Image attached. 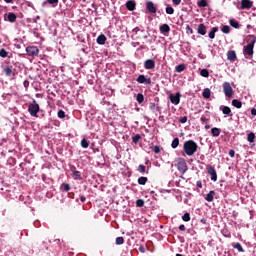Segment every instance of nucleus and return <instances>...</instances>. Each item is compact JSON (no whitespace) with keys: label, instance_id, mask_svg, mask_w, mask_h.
<instances>
[{"label":"nucleus","instance_id":"603ef678","mask_svg":"<svg viewBox=\"0 0 256 256\" xmlns=\"http://www.w3.org/2000/svg\"><path fill=\"white\" fill-rule=\"evenodd\" d=\"M200 121H202V123H208L209 118H206L205 115H202Z\"/></svg>","mask_w":256,"mask_h":256},{"label":"nucleus","instance_id":"e2e57ef3","mask_svg":"<svg viewBox=\"0 0 256 256\" xmlns=\"http://www.w3.org/2000/svg\"><path fill=\"white\" fill-rule=\"evenodd\" d=\"M86 199H87V198H85V196H80V201H81V203H85Z\"/></svg>","mask_w":256,"mask_h":256},{"label":"nucleus","instance_id":"49530a36","mask_svg":"<svg viewBox=\"0 0 256 256\" xmlns=\"http://www.w3.org/2000/svg\"><path fill=\"white\" fill-rule=\"evenodd\" d=\"M125 243V239L123 237H117L116 238V245H123Z\"/></svg>","mask_w":256,"mask_h":256},{"label":"nucleus","instance_id":"393cba45","mask_svg":"<svg viewBox=\"0 0 256 256\" xmlns=\"http://www.w3.org/2000/svg\"><path fill=\"white\" fill-rule=\"evenodd\" d=\"M60 191H64L65 193L71 191V185L67 183H62L60 186Z\"/></svg>","mask_w":256,"mask_h":256},{"label":"nucleus","instance_id":"cd10ccee","mask_svg":"<svg viewBox=\"0 0 256 256\" xmlns=\"http://www.w3.org/2000/svg\"><path fill=\"white\" fill-rule=\"evenodd\" d=\"M217 31H219V27H213L208 34L209 39H215V34L217 33Z\"/></svg>","mask_w":256,"mask_h":256},{"label":"nucleus","instance_id":"5701e85b","mask_svg":"<svg viewBox=\"0 0 256 256\" xmlns=\"http://www.w3.org/2000/svg\"><path fill=\"white\" fill-rule=\"evenodd\" d=\"M227 59L228 61H235L237 59V54L233 50H229L227 53Z\"/></svg>","mask_w":256,"mask_h":256},{"label":"nucleus","instance_id":"864d4df0","mask_svg":"<svg viewBox=\"0 0 256 256\" xmlns=\"http://www.w3.org/2000/svg\"><path fill=\"white\" fill-rule=\"evenodd\" d=\"M196 187H198V189H203V183L201 181H197Z\"/></svg>","mask_w":256,"mask_h":256},{"label":"nucleus","instance_id":"7ed1b4c3","mask_svg":"<svg viewBox=\"0 0 256 256\" xmlns=\"http://www.w3.org/2000/svg\"><path fill=\"white\" fill-rule=\"evenodd\" d=\"M132 33L136 35V39L141 40V39H149V32L136 27L132 30Z\"/></svg>","mask_w":256,"mask_h":256},{"label":"nucleus","instance_id":"9b49d317","mask_svg":"<svg viewBox=\"0 0 256 256\" xmlns=\"http://www.w3.org/2000/svg\"><path fill=\"white\" fill-rule=\"evenodd\" d=\"M4 21H8L9 23H15V21H17V14L13 12H8L4 18Z\"/></svg>","mask_w":256,"mask_h":256},{"label":"nucleus","instance_id":"7c9ffc66","mask_svg":"<svg viewBox=\"0 0 256 256\" xmlns=\"http://www.w3.org/2000/svg\"><path fill=\"white\" fill-rule=\"evenodd\" d=\"M147 181H149L147 177L141 176L138 178V185H147Z\"/></svg>","mask_w":256,"mask_h":256},{"label":"nucleus","instance_id":"6e6d98bb","mask_svg":"<svg viewBox=\"0 0 256 256\" xmlns=\"http://www.w3.org/2000/svg\"><path fill=\"white\" fill-rule=\"evenodd\" d=\"M228 155L230 156V157H235V150H233V149H231L229 152H228Z\"/></svg>","mask_w":256,"mask_h":256},{"label":"nucleus","instance_id":"09e8293b","mask_svg":"<svg viewBox=\"0 0 256 256\" xmlns=\"http://www.w3.org/2000/svg\"><path fill=\"white\" fill-rule=\"evenodd\" d=\"M145 205V201L143 199H138L136 201V207H143Z\"/></svg>","mask_w":256,"mask_h":256},{"label":"nucleus","instance_id":"0eeeda50","mask_svg":"<svg viewBox=\"0 0 256 256\" xmlns=\"http://www.w3.org/2000/svg\"><path fill=\"white\" fill-rule=\"evenodd\" d=\"M26 53L28 57H37L39 55V48L37 46H28L26 47Z\"/></svg>","mask_w":256,"mask_h":256},{"label":"nucleus","instance_id":"58836bf2","mask_svg":"<svg viewBox=\"0 0 256 256\" xmlns=\"http://www.w3.org/2000/svg\"><path fill=\"white\" fill-rule=\"evenodd\" d=\"M231 27H234V29H239V22L235 19L230 20Z\"/></svg>","mask_w":256,"mask_h":256},{"label":"nucleus","instance_id":"a19ab883","mask_svg":"<svg viewBox=\"0 0 256 256\" xmlns=\"http://www.w3.org/2000/svg\"><path fill=\"white\" fill-rule=\"evenodd\" d=\"M222 33H225L226 35L231 33V27H229L228 25H225L222 27L221 29Z\"/></svg>","mask_w":256,"mask_h":256},{"label":"nucleus","instance_id":"5fc2aeb1","mask_svg":"<svg viewBox=\"0 0 256 256\" xmlns=\"http://www.w3.org/2000/svg\"><path fill=\"white\" fill-rule=\"evenodd\" d=\"M187 121V116H183L179 119V123H185Z\"/></svg>","mask_w":256,"mask_h":256},{"label":"nucleus","instance_id":"774afa93","mask_svg":"<svg viewBox=\"0 0 256 256\" xmlns=\"http://www.w3.org/2000/svg\"><path fill=\"white\" fill-rule=\"evenodd\" d=\"M210 127H211V126H209V125H206V126H205V129H210Z\"/></svg>","mask_w":256,"mask_h":256},{"label":"nucleus","instance_id":"338daca9","mask_svg":"<svg viewBox=\"0 0 256 256\" xmlns=\"http://www.w3.org/2000/svg\"><path fill=\"white\" fill-rule=\"evenodd\" d=\"M97 152H99V148H96V149L94 150V153H97Z\"/></svg>","mask_w":256,"mask_h":256},{"label":"nucleus","instance_id":"72a5a7b5","mask_svg":"<svg viewBox=\"0 0 256 256\" xmlns=\"http://www.w3.org/2000/svg\"><path fill=\"white\" fill-rule=\"evenodd\" d=\"M73 179H75V181H81V172L79 171H74L72 174Z\"/></svg>","mask_w":256,"mask_h":256},{"label":"nucleus","instance_id":"423d86ee","mask_svg":"<svg viewBox=\"0 0 256 256\" xmlns=\"http://www.w3.org/2000/svg\"><path fill=\"white\" fill-rule=\"evenodd\" d=\"M222 87H223V92H224L225 97H227L228 99H231L235 93L233 91V87H231V83L224 82Z\"/></svg>","mask_w":256,"mask_h":256},{"label":"nucleus","instance_id":"69168bd1","mask_svg":"<svg viewBox=\"0 0 256 256\" xmlns=\"http://www.w3.org/2000/svg\"><path fill=\"white\" fill-rule=\"evenodd\" d=\"M5 3H13V0H4Z\"/></svg>","mask_w":256,"mask_h":256},{"label":"nucleus","instance_id":"c756f323","mask_svg":"<svg viewBox=\"0 0 256 256\" xmlns=\"http://www.w3.org/2000/svg\"><path fill=\"white\" fill-rule=\"evenodd\" d=\"M202 97H204V99H209L211 97V89L205 88Z\"/></svg>","mask_w":256,"mask_h":256},{"label":"nucleus","instance_id":"3c124183","mask_svg":"<svg viewBox=\"0 0 256 256\" xmlns=\"http://www.w3.org/2000/svg\"><path fill=\"white\" fill-rule=\"evenodd\" d=\"M153 151H154L156 154L161 153V147H159V146H154Z\"/></svg>","mask_w":256,"mask_h":256},{"label":"nucleus","instance_id":"680f3d73","mask_svg":"<svg viewBox=\"0 0 256 256\" xmlns=\"http://www.w3.org/2000/svg\"><path fill=\"white\" fill-rule=\"evenodd\" d=\"M139 251H140V253H145V248H144V246H140V247H139Z\"/></svg>","mask_w":256,"mask_h":256},{"label":"nucleus","instance_id":"a18cd8bd","mask_svg":"<svg viewBox=\"0 0 256 256\" xmlns=\"http://www.w3.org/2000/svg\"><path fill=\"white\" fill-rule=\"evenodd\" d=\"M201 77H209V70L208 69H202L200 71Z\"/></svg>","mask_w":256,"mask_h":256},{"label":"nucleus","instance_id":"473e14b6","mask_svg":"<svg viewBox=\"0 0 256 256\" xmlns=\"http://www.w3.org/2000/svg\"><path fill=\"white\" fill-rule=\"evenodd\" d=\"M248 143H255V133L250 132L247 136Z\"/></svg>","mask_w":256,"mask_h":256},{"label":"nucleus","instance_id":"a211bd4d","mask_svg":"<svg viewBox=\"0 0 256 256\" xmlns=\"http://www.w3.org/2000/svg\"><path fill=\"white\" fill-rule=\"evenodd\" d=\"M47 5H52V7H57L59 5V0H46L42 3V7H47Z\"/></svg>","mask_w":256,"mask_h":256},{"label":"nucleus","instance_id":"bf43d9fd","mask_svg":"<svg viewBox=\"0 0 256 256\" xmlns=\"http://www.w3.org/2000/svg\"><path fill=\"white\" fill-rule=\"evenodd\" d=\"M186 31H187V33H190L191 35H192V33H193V30L191 29L190 26H187V27H186Z\"/></svg>","mask_w":256,"mask_h":256},{"label":"nucleus","instance_id":"37998d69","mask_svg":"<svg viewBox=\"0 0 256 256\" xmlns=\"http://www.w3.org/2000/svg\"><path fill=\"white\" fill-rule=\"evenodd\" d=\"M132 141H133V143H135V145H137V143H139V141H141V135H139V134L134 135L132 138Z\"/></svg>","mask_w":256,"mask_h":256},{"label":"nucleus","instance_id":"2eb2a0df","mask_svg":"<svg viewBox=\"0 0 256 256\" xmlns=\"http://www.w3.org/2000/svg\"><path fill=\"white\" fill-rule=\"evenodd\" d=\"M160 33H162V35H167L170 31H171V27L169 26V24H162L160 27Z\"/></svg>","mask_w":256,"mask_h":256},{"label":"nucleus","instance_id":"b1692460","mask_svg":"<svg viewBox=\"0 0 256 256\" xmlns=\"http://www.w3.org/2000/svg\"><path fill=\"white\" fill-rule=\"evenodd\" d=\"M232 105L233 107H236V109H241L243 107V103L241 102V100L238 99H233Z\"/></svg>","mask_w":256,"mask_h":256},{"label":"nucleus","instance_id":"ddd939ff","mask_svg":"<svg viewBox=\"0 0 256 256\" xmlns=\"http://www.w3.org/2000/svg\"><path fill=\"white\" fill-rule=\"evenodd\" d=\"M146 9L149 13H157V7L152 1L146 2Z\"/></svg>","mask_w":256,"mask_h":256},{"label":"nucleus","instance_id":"f8f14e48","mask_svg":"<svg viewBox=\"0 0 256 256\" xmlns=\"http://www.w3.org/2000/svg\"><path fill=\"white\" fill-rule=\"evenodd\" d=\"M144 69H147L148 71L155 69V60H153V59L146 60L144 62Z\"/></svg>","mask_w":256,"mask_h":256},{"label":"nucleus","instance_id":"f257e3e1","mask_svg":"<svg viewBox=\"0 0 256 256\" xmlns=\"http://www.w3.org/2000/svg\"><path fill=\"white\" fill-rule=\"evenodd\" d=\"M197 149H199V146L195 141L188 140L184 142L183 151L188 155V157H193V155L197 153Z\"/></svg>","mask_w":256,"mask_h":256},{"label":"nucleus","instance_id":"052dcab7","mask_svg":"<svg viewBox=\"0 0 256 256\" xmlns=\"http://www.w3.org/2000/svg\"><path fill=\"white\" fill-rule=\"evenodd\" d=\"M185 229H187V228L183 224L179 226L180 231H185Z\"/></svg>","mask_w":256,"mask_h":256},{"label":"nucleus","instance_id":"6e6552de","mask_svg":"<svg viewBox=\"0 0 256 256\" xmlns=\"http://www.w3.org/2000/svg\"><path fill=\"white\" fill-rule=\"evenodd\" d=\"M137 83H140L141 85H151V78H146L145 75L140 74L137 79Z\"/></svg>","mask_w":256,"mask_h":256},{"label":"nucleus","instance_id":"1a4fd4ad","mask_svg":"<svg viewBox=\"0 0 256 256\" xmlns=\"http://www.w3.org/2000/svg\"><path fill=\"white\" fill-rule=\"evenodd\" d=\"M169 99L173 105H179L181 103V93L170 94Z\"/></svg>","mask_w":256,"mask_h":256},{"label":"nucleus","instance_id":"de8ad7c7","mask_svg":"<svg viewBox=\"0 0 256 256\" xmlns=\"http://www.w3.org/2000/svg\"><path fill=\"white\" fill-rule=\"evenodd\" d=\"M207 5H208L207 0L198 1V7H207Z\"/></svg>","mask_w":256,"mask_h":256},{"label":"nucleus","instance_id":"e433bc0d","mask_svg":"<svg viewBox=\"0 0 256 256\" xmlns=\"http://www.w3.org/2000/svg\"><path fill=\"white\" fill-rule=\"evenodd\" d=\"M172 149H177L179 147V138H174L172 143H171Z\"/></svg>","mask_w":256,"mask_h":256},{"label":"nucleus","instance_id":"a878e982","mask_svg":"<svg viewBox=\"0 0 256 256\" xmlns=\"http://www.w3.org/2000/svg\"><path fill=\"white\" fill-rule=\"evenodd\" d=\"M185 69H187V66H185V64H179L175 67V72L183 73V71H185Z\"/></svg>","mask_w":256,"mask_h":256},{"label":"nucleus","instance_id":"2f4dec72","mask_svg":"<svg viewBox=\"0 0 256 256\" xmlns=\"http://www.w3.org/2000/svg\"><path fill=\"white\" fill-rule=\"evenodd\" d=\"M136 101L139 103V105H141V103L145 101V96L142 93H138L136 96Z\"/></svg>","mask_w":256,"mask_h":256},{"label":"nucleus","instance_id":"0e129e2a","mask_svg":"<svg viewBox=\"0 0 256 256\" xmlns=\"http://www.w3.org/2000/svg\"><path fill=\"white\" fill-rule=\"evenodd\" d=\"M251 115H253V116L256 115V109H255V108H253V109L251 110Z\"/></svg>","mask_w":256,"mask_h":256},{"label":"nucleus","instance_id":"8fccbe9b","mask_svg":"<svg viewBox=\"0 0 256 256\" xmlns=\"http://www.w3.org/2000/svg\"><path fill=\"white\" fill-rule=\"evenodd\" d=\"M65 117H66L65 111L59 110L58 111V118L59 119H65Z\"/></svg>","mask_w":256,"mask_h":256},{"label":"nucleus","instance_id":"ea45409f","mask_svg":"<svg viewBox=\"0 0 256 256\" xmlns=\"http://www.w3.org/2000/svg\"><path fill=\"white\" fill-rule=\"evenodd\" d=\"M81 147L83 148V149H87L88 147H89V141L87 140V139H82L81 140Z\"/></svg>","mask_w":256,"mask_h":256},{"label":"nucleus","instance_id":"79ce46f5","mask_svg":"<svg viewBox=\"0 0 256 256\" xmlns=\"http://www.w3.org/2000/svg\"><path fill=\"white\" fill-rule=\"evenodd\" d=\"M182 220L185 221L186 223L191 221V214H189L188 212H186L183 216H182Z\"/></svg>","mask_w":256,"mask_h":256},{"label":"nucleus","instance_id":"4d7b16f0","mask_svg":"<svg viewBox=\"0 0 256 256\" xmlns=\"http://www.w3.org/2000/svg\"><path fill=\"white\" fill-rule=\"evenodd\" d=\"M173 5H181V0H172Z\"/></svg>","mask_w":256,"mask_h":256},{"label":"nucleus","instance_id":"20e7f679","mask_svg":"<svg viewBox=\"0 0 256 256\" xmlns=\"http://www.w3.org/2000/svg\"><path fill=\"white\" fill-rule=\"evenodd\" d=\"M40 107L39 104H37L36 100H33L31 104L28 106V112L31 115V117H38L37 113H39Z\"/></svg>","mask_w":256,"mask_h":256},{"label":"nucleus","instance_id":"13d9d810","mask_svg":"<svg viewBox=\"0 0 256 256\" xmlns=\"http://www.w3.org/2000/svg\"><path fill=\"white\" fill-rule=\"evenodd\" d=\"M23 86L27 89L29 87V80H24Z\"/></svg>","mask_w":256,"mask_h":256},{"label":"nucleus","instance_id":"4c0bfd02","mask_svg":"<svg viewBox=\"0 0 256 256\" xmlns=\"http://www.w3.org/2000/svg\"><path fill=\"white\" fill-rule=\"evenodd\" d=\"M0 57H2L3 59L9 57V52H7V50H5V48H2L0 50Z\"/></svg>","mask_w":256,"mask_h":256},{"label":"nucleus","instance_id":"9d476101","mask_svg":"<svg viewBox=\"0 0 256 256\" xmlns=\"http://www.w3.org/2000/svg\"><path fill=\"white\" fill-rule=\"evenodd\" d=\"M208 175L211 177V181H217V170H215L214 166H209L206 168Z\"/></svg>","mask_w":256,"mask_h":256},{"label":"nucleus","instance_id":"f704fd0d","mask_svg":"<svg viewBox=\"0 0 256 256\" xmlns=\"http://www.w3.org/2000/svg\"><path fill=\"white\" fill-rule=\"evenodd\" d=\"M137 171H138V173H141L143 175L144 173H147V167H145V165H143V164H140L138 166Z\"/></svg>","mask_w":256,"mask_h":256},{"label":"nucleus","instance_id":"c03bdc74","mask_svg":"<svg viewBox=\"0 0 256 256\" xmlns=\"http://www.w3.org/2000/svg\"><path fill=\"white\" fill-rule=\"evenodd\" d=\"M166 13H167V15H173L175 13V9H173V7H171V6H167Z\"/></svg>","mask_w":256,"mask_h":256},{"label":"nucleus","instance_id":"39448f33","mask_svg":"<svg viewBox=\"0 0 256 256\" xmlns=\"http://www.w3.org/2000/svg\"><path fill=\"white\" fill-rule=\"evenodd\" d=\"M176 167H177L179 173H181V175H185V173H187V170L189 169L187 167V162L183 158L178 159Z\"/></svg>","mask_w":256,"mask_h":256},{"label":"nucleus","instance_id":"4be33fe9","mask_svg":"<svg viewBox=\"0 0 256 256\" xmlns=\"http://www.w3.org/2000/svg\"><path fill=\"white\" fill-rule=\"evenodd\" d=\"M135 7H137V5L135 4V1H133V0H129L126 3V8L128 9V11H135Z\"/></svg>","mask_w":256,"mask_h":256},{"label":"nucleus","instance_id":"dca6fc26","mask_svg":"<svg viewBox=\"0 0 256 256\" xmlns=\"http://www.w3.org/2000/svg\"><path fill=\"white\" fill-rule=\"evenodd\" d=\"M3 72L5 73L6 77H15V72L9 66L3 67Z\"/></svg>","mask_w":256,"mask_h":256},{"label":"nucleus","instance_id":"c85d7f7f","mask_svg":"<svg viewBox=\"0 0 256 256\" xmlns=\"http://www.w3.org/2000/svg\"><path fill=\"white\" fill-rule=\"evenodd\" d=\"M211 133L213 137H219L221 135V129L214 127L211 129Z\"/></svg>","mask_w":256,"mask_h":256},{"label":"nucleus","instance_id":"f03ea898","mask_svg":"<svg viewBox=\"0 0 256 256\" xmlns=\"http://www.w3.org/2000/svg\"><path fill=\"white\" fill-rule=\"evenodd\" d=\"M247 45L244 46L243 48V53L245 55V57H252L254 51L253 49H255V43H256V36L254 35H250L247 38Z\"/></svg>","mask_w":256,"mask_h":256},{"label":"nucleus","instance_id":"bb28decb","mask_svg":"<svg viewBox=\"0 0 256 256\" xmlns=\"http://www.w3.org/2000/svg\"><path fill=\"white\" fill-rule=\"evenodd\" d=\"M149 109H151L153 113H155V111H161V108H159V106L155 104V102L149 103Z\"/></svg>","mask_w":256,"mask_h":256},{"label":"nucleus","instance_id":"412c9836","mask_svg":"<svg viewBox=\"0 0 256 256\" xmlns=\"http://www.w3.org/2000/svg\"><path fill=\"white\" fill-rule=\"evenodd\" d=\"M107 41V37L105 36V34H101L97 37L96 42L98 43V45H105Z\"/></svg>","mask_w":256,"mask_h":256},{"label":"nucleus","instance_id":"6ab92c4d","mask_svg":"<svg viewBox=\"0 0 256 256\" xmlns=\"http://www.w3.org/2000/svg\"><path fill=\"white\" fill-rule=\"evenodd\" d=\"M253 7V2L249 0H242L241 1V9H251Z\"/></svg>","mask_w":256,"mask_h":256},{"label":"nucleus","instance_id":"f3484780","mask_svg":"<svg viewBox=\"0 0 256 256\" xmlns=\"http://www.w3.org/2000/svg\"><path fill=\"white\" fill-rule=\"evenodd\" d=\"M197 33L198 35H207V26H205V24H199Z\"/></svg>","mask_w":256,"mask_h":256},{"label":"nucleus","instance_id":"c9c22d12","mask_svg":"<svg viewBox=\"0 0 256 256\" xmlns=\"http://www.w3.org/2000/svg\"><path fill=\"white\" fill-rule=\"evenodd\" d=\"M233 248L237 249V251H239V253H243L245 250L243 249V246H241V243H235L233 244Z\"/></svg>","mask_w":256,"mask_h":256},{"label":"nucleus","instance_id":"aec40b11","mask_svg":"<svg viewBox=\"0 0 256 256\" xmlns=\"http://www.w3.org/2000/svg\"><path fill=\"white\" fill-rule=\"evenodd\" d=\"M215 199V191L211 190L205 197V201H208V203H213Z\"/></svg>","mask_w":256,"mask_h":256},{"label":"nucleus","instance_id":"4468645a","mask_svg":"<svg viewBox=\"0 0 256 256\" xmlns=\"http://www.w3.org/2000/svg\"><path fill=\"white\" fill-rule=\"evenodd\" d=\"M220 111H222L223 115H227V117H233V112H231L229 106H220Z\"/></svg>","mask_w":256,"mask_h":256}]
</instances>
